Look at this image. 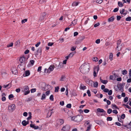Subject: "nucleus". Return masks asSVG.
<instances>
[{
	"label": "nucleus",
	"instance_id": "4d7b16f0",
	"mask_svg": "<svg viewBox=\"0 0 131 131\" xmlns=\"http://www.w3.org/2000/svg\"><path fill=\"white\" fill-rule=\"evenodd\" d=\"M64 102L63 101H61L60 102V104L62 106H63L64 105Z\"/></svg>",
	"mask_w": 131,
	"mask_h": 131
},
{
	"label": "nucleus",
	"instance_id": "a211bd4d",
	"mask_svg": "<svg viewBox=\"0 0 131 131\" xmlns=\"http://www.w3.org/2000/svg\"><path fill=\"white\" fill-rule=\"evenodd\" d=\"M85 38V37L84 36H81L78 37V39L81 42Z\"/></svg>",
	"mask_w": 131,
	"mask_h": 131
},
{
	"label": "nucleus",
	"instance_id": "4468645a",
	"mask_svg": "<svg viewBox=\"0 0 131 131\" xmlns=\"http://www.w3.org/2000/svg\"><path fill=\"white\" fill-rule=\"evenodd\" d=\"M9 108H9V109L11 110L12 111L14 110L15 108V105L14 104H12L11 105L10 107H9Z\"/></svg>",
	"mask_w": 131,
	"mask_h": 131
},
{
	"label": "nucleus",
	"instance_id": "37998d69",
	"mask_svg": "<svg viewBox=\"0 0 131 131\" xmlns=\"http://www.w3.org/2000/svg\"><path fill=\"white\" fill-rule=\"evenodd\" d=\"M46 97V95L45 94H43L42 95L41 99V100H43Z\"/></svg>",
	"mask_w": 131,
	"mask_h": 131
},
{
	"label": "nucleus",
	"instance_id": "20e7f679",
	"mask_svg": "<svg viewBox=\"0 0 131 131\" xmlns=\"http://www.w3.org/2000/svg\"><path fill=\"white\" fill-rule=\"evenodd\" d=\"M54 66L55 68L57 70H58L63 67V65L62 62H60L59 63V64L57 66L56 64H54Z\"/></svg>",
	"mask_w": 131,
	"mask_h": 131
},
{
	"label": "nucleus",
	"instance_id": "58836bf2",
	"mask_svg": "<svg viewBox=\"0 0 131 131\" xmlns=\"http://www.w3.org/2000/svg\"><path fill=\"white\" fill-rule=\"evenodd\" d=\"M55 91L54 92H58L59 90V88L58 86H57L55 88Z\"/></svg>",
	"mask_w": 131,
	"mask_h": 131
},
{
	"label": "nucleus",
	"instance_id": "1a4fd4ad",
	"mask_svg": "<svg viewBox=\"0 0 131 131\" xmlns=\"http://www.w3.org/2000/svg\"><path fill=\"white\" fill-rule=\"evenodd\" d=\"M57 123L59 125H61L64 123L63 120L62 119H58L57 121Z\"/></svg>",
	"mask_w": 131,
	"mask_h": 131
},
{
	"label": "nucleus",
	"instance_id": "c85d7f7f",
	"mask_svg": "<svg viewBox=\"0 0 131 131\" xmlns=\"http://www.w3.org/2000/svg\"><path fill=\"white\" fill-rule=\"evenodd\" d=\"M14 97V96L13 94H10L8 96V98L10 100H12L11 99Z\"/></svg>",
	"mask_w": 131,
	"mask_h": 131
},
{
	"label": "nucleus",
	"instance_id": "a19ab883",
	"mask_svg": "<svg viewBox=\"0 0 131 131\" xmlns=\"http://www.w3.org/2000/svg\"><path fill=\"white\" fill-rule=\"evenodd\" d=\"M75 52L74 51L73 52L69 54V57H72Z\"/></svg>",
	"mask_w": 131,
	"mask_h": 131
},
{
	"label": "nucleus",
	"instance_id": "f8f14e48",
	"mask_svg": "<svg viewBox=\"0 0 131 131\" xmlns=\"http://www.w3.org/2000/svg\"><path fill=\"white\" fill-rule=\"evenodd\" d=\"M25 57L24 56L20 58L19 61L21 63H23L24 62H25Z\"/></svg>",
	"mask_w": 131,
	"mask_h": 131
},
{
	"label": "nucleus",
	"instance_id": "5fc2aeb1",
	"mask_svg": "<svg viewBox=\"0 0 131 131\" xmlns=\"http://www.w3.org/2000/svg\"><path fill=\"white\" fill-rule=\"evenodd\" d=\"M117 19L118 21L120 20L121 18V17L120 16H116Z\"/></svg>",
	"mask_w": 131,
	"mask_h": 131
},
{
	"label": "nucleus",
	"instance_id": "13d9d810",
	"mask_svg": "<svg viewBox=\"0 0 131 131\" xmlns=\"http://www.w3.org/2000/svg\"><path fill=\"white\" fill-rule=\"evenodd\" d=\"M125 117V114H123L121 115V118L122 119H124Z\"/></svg>",
	"mask_w": 131,
	"mask_h": 131
},
{
	"label": "nucleus",
	"instance_id": "f03ea898",
	"mask_svg": "<svg viewBox=\"0 0 131 131\" xmlns=\"http://www.w3.org/2000/svg\"><path fill=\"white\" fill-rule=\"evenodd\" d=\"M71 119L77 122H79L82 120L83 117L81 115H77L75 116L72 117H71Z\"/></svg>",
	"mask_w": 131,
	"mask_h": 131
},
{
	"label": "nucleus",
	"instance_id": "bb28decb",
	"mask_svg": "<svg viewBox=\"0 0 131 131\" xmlns=\"http://www.w3.org/2000/svg\"><path fill=\"white\" fill-rule=\"evenodd\" d=\"M21 124L24 126H25L27 125L26 121L25 120L22 121L21 123Z\"/></svg>",
	"mask_w": 131,
	"mask_h": 131
},
{
	"label": "nucleus",
	"instance_id": "b1692460",
	"mask_svg": "<svg viewBox=\"0 0 131 131\" xmlns=\"http://www.w3.org/2000/svg\"><path fill=\"white\" fill-rule=\"evenodd\" d=\"M95 122L99 125H100L102 124L101 121H100L97 120L95 121Z\"/></svg>",
	"mask_w": 131,
	"mask_h": 131
},
{
	"label": "nucleus",
	"instance_id": "423d86ee",
	"mask_svg": "<svg viewBox=\"0 0 131 131\" xmlns=\"http://www.w3.org/2000/svg\"><path fill=\"white\" fill-rule=\"evenodd\" d=\"M46 13L44 12L42 13L40 16L39 20L40 21L43 20L46 18Z\"/></svg>",
	"mask_w": 131,
	"mask_h": 131
},
{
	"label": "nucleus",
	"instance_id": "7ed1b4c3",
	"mask_svg": "<svg viewBox=\"0 0 131 131\" xmlns=\"http://www.w3.org/2000/svg\"><path fill=\"white\" fill-rule=\"evenodd\" d=\"M54 68H55V67L54 64L53 65H51L48 69L46 68L45 69L44 72L45 73H49L51 71H52Z\"/></svg>",
	"mask_w": 131,
	"mask_h": 131
},
{
	"label": "nucleus",
	"instance_id": "de8ad7c7",
	"mask_svg": "<svg viewBox=\"0 0 131 131\" xmlns=\"http://www.w3.org/2000/svg\"><path fill=\"white\" fill-rule=\"evenodd\" d=\"M16 45H20V42L19 40H18L16 42Z\"/></svg>",
	"mask_w": 131,
	"mask_h": 131
},
{
	"label": "nucleus",
	"instance_id": "cd10ccee",
	"mask_svg": "<svg viewBox=\"0 0 131 131\" xmlns=\"http://www.w3.org/2000/svg\"><path fill=\"white\" fill-rule=\"evenodd\" d=\"M39 2L41 4H42L45 3L46 2V0H40Z\"/></svg>",
	"mask_w": 131,
	"mask_h": 131
},
{
	"label": "nucleus",
	"instance_id": "e2e57ef3",
	"mask_svg": "<svg viewBox=\"0 0 131 131\" xmlns=\"http://www.w3.org/2000/svg\"><path fill=\"white\" fill-rule=\"evenodd\" d=\"M100 25V24L98 22L97 23L95 24L94 25V27H96L98 26H99Z\"/></svg>",
	"mask_w": 131,
	"mask_h": 131
},
{
	"label": "nucleus",
	"instance_id": "473e14b6",
	"mask_svg": "<svg viewBox=\"0 0 131 131\" xmlns=\"http://www.w3.org/2000/svg\"><path fill=\"white\" fill-rule=\"evenodd\" d=\"M127 70H124L122 71V74L123 75H125L127 74Z\"/></svg>",
	"mask_w": 131,
	"mask_h": 131
},
{
	"label": "nucleus",
	"instance_id": "680f3d73",
	"mask_svg": "<svg viewBox=\"0 0 131 131\" xmlns=\"http://www.w3.org/2000/svg\"><path fill=\"white\" fill-rule=\"evenodd\" d=\"M54 43L53 42H49L48 43V45L50 46H51L53 45Z\"/></svg>",
	"mask_w": 131,
	"mask_h": 131
},
{
	"label": "nucleus",
	"instance_id": "e433bc0d",
	"mask_svg": "<svg viewBox=\"0 0 131 131\" xmlns=\"http://www.w3.org/2000/svg\"><path fill=\"white\" fill-rule=\"evenodd\" d=\"M112 110L111 109L109 108L107 110V113L108 114H110L112 112Z\"/></svg>",
	"mask_w": 131,
	"mask_h": 131
},
{
	"label": "nucleus",
	"instance_id": "c9c22d12",
	"mask_svg": "<svg viewBox=\"0 0 131 131\" xmlns=\"http://www.w3.org/2000/svg\"><path fill=\"white\" fill-rule=\"evenodd\" d=\"M126 20V21H130L131 20V17L129 16L126 18L125 19Z\"/></svg>",
	"mask_w": 131,
	"mask_h": 131
},
{
	"label": "nucleus",
	"instance_id": "052dcab7",
	"mask_svg": "<svg viewBox=\"0 0 131 131\" xmlns=\"http://www.w3.org/2000/svg\"><path fill=\"white\" fill-rule=\"evenodd\" d=\"M42 68V67L41 66H40L38 68V69H37V71L38 72H39V71H41V68Z\"/></svg>",
	"mask_w": 131,
	"mask_h": 131
},
{
	"label": "nucleus",
	"instance_id": "ea45409f",
	"mask_svg": "<svg viewBox=\"0 0 131 131\" xmlns=\"http://www.w3.org/2000/svg\"><path fill=\"white\" fill-rule=\"evenodd\" d=\"M87 93L89 96H91V92L89 90H88L87 91Z\"/></svg>",
	"mask_w": 131,
	"mask_h": 131
},
{
	"label": "nucleus",
	"instance_id": "7c9ffc66",
	"mask_svg": "<svg viewBox=\"0 0 131 131\" xmlns=\"http://www.w3.org/2000/svg\"><path fill=\"white\" fill-rule=\"evenodd\" d=\"M118 6L120 7H122L123 6L122 3L120 2H118Z\"/></svg>",
	"mask_w": 131,
	"mask_h": 131
},
{
	"label": "nucleus",
	"instance_id": "39448f33",
	"mask_svg": "<svg viewBox=\"0 0 131 131\" xmlns=\"http://www.w3.org/2000/svg\"><path fill=\"white\" fill-rule=\"evenodd\" d=\"M70 128V127L68 125H66L63 127L61 130L62 131H68Z\"/></svg>",
	"mask_w": 131,
	"mask_h": 131
},
{
	"label": "nucleus",
	"instance_id": "c756f323",
	"mask_svg": "<svg viewBox=\"0 0 131 131\" xmlns=\"http://www.w3.org/2000/svg\"><path fill=\"white\" fill-rule=\"evenodd\" d=\"M123 86V84H121L120 83L118 82L117 84V87L119 89L121 87H122Z\"/></svg>",
	"mask_w": 131,
	"mask_h": 131
},
{
	"label": "nucleus",
	"instance_id": "dca6fc26",
	"mask_svg": "<svg viewBox=\"0 0 131 131\" xmlns=\"http://www.w3.org/2000/svg\"><path fill=\"white\" fill-rule=\"evenodd\" d=\"M114 17L113 16L108 18V21L109 22H113L114 21Z\"/></svg>",
	"mask_w": 131,
	"mask_h": 131
},
{
	"label": "nucleus",
	"instance_id": "9b49d317",
	"mask_svg": "<svg viewBox=\"0 0 131 131\" xmlns=\"http://www.w3.org/2000/svg\"><path fill=\"white\" fill-rule=\"evenodd\" d=\"M42 53V48L40 47L39 48L37 49V52L36 53V55L38 54V53H40V54H41Z\"/></svg>",
	"mask_w": 131,
	"mask_h": 131
},
{
	"label": "nucleus",
	"instance_id": "09e8293b",
	"mask_svg": "<svg viewBox=\"0 0 131 131\" xmlns=\"http://www.w3.org/2000/svg\"><path fill=\"white\" fill-rule=\"evenodd\" d=\"M49 99L53 101L54 100L53 95H51L50 96Z\"/></svg>",
	"mask_w": 131,
	"mask_h": 131
},
{
	"label": "nucleus",
	"instance_id": "c03bdc74",
	"mask_svg": "<svg viewBox=\"0 0 131 131\" xmlns=\"http://www.w3.org/2000/svg\"><path fill=\"white\" fill-rule=\"evenodd\" d=\"M71 104L70 103L68 104L66 106V107L67 108H71Z\"/></svg>",
	"mask_w": 131,
	"mask_h": 131
},
{
	"label": "nucleus",
	"instance_id": "3c124183",
	"mask_svg": "<svg viewBox=\"0 0 131 131\" xmlns=\"http://www.w3.org/2000/svg\"><path fill=\"white\" fill-rule=\"evenodd\" d=\"M128 97H126L124 99V101L125 103H126L128 101Z\"/></svg>",
	"mask_w": 131,
	"mask_h": 131
},
{
	"label": "nucleus",
	"instance_id": "9d476101",
	"mask_svg": "<svg viewBox=\"0 0 131 131\" xmlns=\"http://www.w3.org/2000/svg\"><path fill=\"white\" fill-rule=\"evenodd\" d=\"M30 73L29 70H27L23 74V75L24 77L28 76L30 74Z\"/></svg>",
	"mask_w": 131,
	"mask_h": 131
},
{
	"label": "nucleus",
	"instance_id": "338daca9",
	"mask_svg": "<svg viewBox=\"0 0 131 131\" xmlns=\"http://www.w3.org/2000/svg\"><path fill=\"white\" fill-rule=\"evenodd\" d=\"M76 49V47H72L71 49V50L72 51H74Z\"/></svg>",
	"mask_w": 131,
	"mask_h": 131
},
{
	"label": "nucleus",
	"instance_id": "6e6d98bb",
	"mask_svg": "<svg viewBox=\"0 0 131 131\" xmlns=\"http://www.w3.org/2000/svg\"><path fill=\"white\" fill-rule=\"evenodd\" d=\"M31 92V93H34L36 91V89L33 88L31 89L30 90Z\"/></svg>",
	"mask_w": 131,
	"mask_h": 131
},
{
	"label": "nucleus",
	"instance_id": "49530a36",
	"mask_svg": "<svg viewBox=\"0 0 131 131\" xmlns=\"http://www.w3.org/2000/svg\"><path fill=\"white\" fill-rule=\"evenodd\" d=\"M112 93V90H110V91L109 90V91L108 92V94L109 95H111Z\"/></svg>",
	"mask_w": 131,
	"mask_h": 131
},
{
	"label": "nucleus",
	"instance_id": "393cba45",
	"mask_svg": "<svg viewBox=\"0 0 131 131\" xmlns=\"http://www.w3.org/2000/svg\"><path fill=\"white\" fill-rule=\"evenodd\" d=\"M50 86V85H49V84H48L47 86H45V87H44L43 88V90L44 91L47 90L48 89V88H47V86Z\"/></svg>",
	"mask_w": 131,
	"mask_h": 131
},
{
	"label": "nucleus",
	"instance_id": "774afa93",
	"mask_svg": "<svg viewBox=\"0 0 131 131\" xmlns=\"http://www.w3.org/2000/svg\"><path fill=\"white\" fill-rule=\"evenodd\" d=\"M129 78H131V69H130L129 70Z\"/></svg>",
	"mask_w": 131,
	"mask_h": 131
},
{
	"label": "nucleus",
	"instance_id": "8fccbe9b",
	"mask_svg": "<svg viewBox=\"0 0 131 131\" xmlns=\"http://www.w3.org/2000/svg\"><path fill=\"white\" fill-rule=\"evenodd\" d=\"M35 61L33 60H30V63L32 65H33L35 63Z\"/></svg>",
	"mask_w": 131,
	"mask_h": 131
},
{
	"label": "nucleus",
	"instance_id": "79ce46f5",
	"mask_svg": "<svg viewBox=\"0 0 131 131\" xmlns=\"http://www.w3.org/2000/svg\"><path fill=\"white\" fill-rule=\"evenodd\" d=\"M107 82L108 81L107 80H103L101 82L104 84H106L107 83Z\"/></svg>",
	"mask_w": 131,
	"mask_h": 131
},
{
	"label": "nucleus",
	"instance_id": "a18cd8bd",
	"mask_svg": "<svg viewBox=\"0 0 131 131\" xmlns=\"http://www.w3.org/2000/svg\"><path fill=\"white\" fill-rule=\"evenodd\" d=\"M13 45V42L11 43L10 44H8L7 45V47H12Z\"/></svg>",
	"mask_w": 131,
	"mask_h": 131
},
{
	"label": "nucleus",
	"instance_id": "412c9836",
	"mask_svg": "<svg viewBox=\"0 0 131 131\" xmlns=\"http://www.w3.org/2000/svg\"><path fill=\"white\" fill-rule=\"evenodd\" d=\"M94 71H97V72H98L99 70V66H97L95 67L94 68Z\"/></svg>",
	"mask_w": 131,
	"mask_h": 131
},
{
	"label": "nucleus",
	"instance_id": "864d4df0",
	"mask_svg": "<svg viewBox=\"0 0 131 131\" xmlns=\"http://www.w3.org/2000/svg\"><path fill=\"white\" fill-rule=\"evenodd\" d=\"M27 19H24L21 20V23L22 24L25 23V22L27 21Z\"/></svg>",
	"mask_w": 131,
	"mask_h": 131
},
{
	"label": "nucleus",
	"instance_id": "bf43d9fd",
	"mask_svg": "<svg viewBox=\"0 0 131 131\" xmlns=\"http://www.w3.org/2000/svg\"><path fill=\"white\" fill-rule=\"evenodd\" d=\"M113 113L115 114H117L118 113V112L116 110H114L113 111Z\"/></svg>",
	"mask_w": 131,
	"mask_h": 131
},
{
	"label": "nucleus",
	"instance_id": "4be33fe9",
	"mask_svg": "<svg viewBox=\"0 0 131 131\" xmlns=\"http://www.w3.org/2000/svg\"><path fill=\"white\" fill-rule=\"evenodd\" d=\"M79 3L78 2H74L72 4V6H77L79 4Z\"/></svg>",
	"mask_w": 131,
	"mask_h": 131
},
{
	"label": "nucleus",
	"instance_id": "f3484780",
	"mask_svg": "<svg viewBox=\"0 0 131 131\" xmlns=\"http://www.w3.org/2000/svg\"><path fill=\"white\" fill-rule=\"evenodd\" d=\"M121 39H119L118 40L117 42V46L116 47L117 48H118L119 46L120 45L121 43Z\"/></svg>",
	"mask_w": 131,
	"mask_h": 131
},
{
	"label": "nucleus",
	"instance_id": "72a5a7b5",
	"mask_svg": "<svg viewBox=\"0 0 131 131\" xmlns=\"http://www.w3.org/2000/svg\"><path fill=\"white\" fill-rule=\"evenodd\" d=\"M98 83L97 82L94 83V86L95 87L97 88L98 87Z\"/></svg>",
	"mask_w": 131,
	"mask_h": 131
},
{
	"label": "nucleus",
	"instance_id": "aec40b11",
	"mask_svg": "<svg viewBox=\"0 0 131 131\" xmlns=\"http://www.w3.org/2000/svg\"><path fill=\"white\" fill-rule=\"evenodd\" d=\"M112 106L113 109H116L117 110L119 109V108L115 104H112Z\"/></svg>",
	"mask_w": 131,
	"mask_h": 131
},
{
	"label": "nucleus",
	"instance_id": "2eb2a0df",
	"mask_svg": "<svg viewBox=\"0 0 131 131\" xmlns=\"http://www.w3.org/2000/svg\"><path fill=\"white\" fill-rule=\"evenodd\" d=\"M29 90V88L28 86H24V89L21 90L22 92H25L26 90Z\"/></svg>",
	"mask_w": 131,
	"mask_h": 131
},
{
	"label": "nucleus",
	"instance_id": "ddd939ff",
	"mask_svg": "<svg viewBox=\"0 0 131 131\" xmlns=\"http://www.w3.org/2000/svg\"><path fill=\"white\" fill-rule=\"evenodd\" d=\"M12 86V83H10L7 85H4L3 86V87L4 88H6L7 87H8V89L9 88H10Z\"/></svg>",
	"mask_w": 131,
	"mask_h": 131
},
{
	"label": "nucleus",
	"instance_id": "a878e982",
	"mask_svg": "<svg viewBox=\"0 0 131 131\" xmlns=\"http://www.w3.org/2000/svg\"><path fill=\"white\" fill-rule=\"evenodd\" d=\"M113 54L112 53H110V56H109V59L111 61L112 60H113Z\"/></svg>",
	"mask_w": 131,
	"mask_h": 131
},
{
	"label": "nucleus",
	"instance_id": "6e6552de",
	"mask_svg": "<svg viewBox=\"0 0 131 131\" xmlns=\"http://www.w3.org/2000/svg\"><path fill=\"white\" fill-rule=\"evenodd\" d=\"M12 72L13 74H17L18 71L16 67H13L11 68Z\"/></svg>",
	"mask_w": 131,
	"mask_h": 131
},
{
	"label": "nucleus",
	"instance_id": "f257e3e1",
	"mask_svg": "<svg viewBox=\"0 0 131 131\" xmlns=\"http://www.w3.org/2000/svg\"><path fill=\"white\" fill-rule=\"evenodd\" d=\"M90 66L89 64L86 63H83L80 67L79 69L80 72L83 74L88 73L90 70Z\"/></svg>",
	"mask_w": 131,
	"mask_h": 131
},
{
	"label": "nucleus",
	"instance_id": "603ef678",
	"mask_svg": "<svg viewBox=\"0 0 131 131\" xmlns=\"http://www.w3.org/2000/svg\"><path fill=\"white\" fill-rule=\"evenodd\" d=\"M103 0H96V2L97 3L101 4L103 2Z\"/></svg>",
	"mask_w": 131,
	"mask_h": 131
},
{
	"label": "nucleus",
	"instance_id": "69168bd1",
	"mask_svg": "<svg viewBox=\"0 0 131 131\" xmlns=\"http://www.w3.org/2000/svg\"><path fill=\"white\" fill-rule=\"evenodd\" d=\"M100 39H97L96 40V41H95V42L96 43L98 44H99V43H100Z\"/></svg>",
	"mask_w": 131,
	"mask_h": 131
},
{
	"label": "nucleus",
	"instance_id": "4c0bfd02",
	"mask_svg": "<svg viewBox=\"0 0 131 131\" xmlns=\"http://www.w3.org/2000/svg\"><path fill=\"white\" fill-rule=\"evenodd\" d=\"M107 120L108 121H111L112 120V118L111 117H107Z\"/></svg>",
	"mask_w": 131,
	"mask_h": 131
},
{
	"label": "nucleus",
	"instance_id": "f704fd0d",
	"mask_svg": "<svg viewBox=\"0 0 131 131\" xmlns=\"http://www.w3.org/2000/svg\"><path fill=\"white\" fill-rule=\"evenodd\" d=\"M120 13L121 14H123V15H124V16H123V15H122V17H124L127 14L126 13H124V12L122 10V11H120Z\"/></svg>",
	"mask_w": 131,
	"mask_h": 131
},
{
	"label": "nucleus",
	"instance_id": "2f4dec72",
	"mask_svg": "<svg viewBox=\"0 0 131 131\" xmlns=\"http://www.w3.org/2000/svg\"><path fill=\"white\" fill-rule=\"evenodd\" d=\"M24 92V94L25 95H26L30 93V91L29 90H27L25 92Z\"/></svg>",
	"mask_w": 131,
	"mask_h": 131
},
{
	"label": "nucleus",
	"instance_id": "0eeeda50",
	"mask_svg": "<svg viewBox=\"0 0 131 131\" xmlns=\"http://www.w3.org/2000/svg\"><path fill=\"white\" fill-rule=\"evenodd\" d=\"M97 112L96 113V114L97 115L99 116V113H104L105 114L106 113V112L102 108H98L97 109Z\"/></svg>",
	"mask_w": 131,
	"mask_h": 131
},
{
	"label": "nucleus",
	"instance_id": "0e129e2a",
	"mask_svg": "<svg viewBox=\"0 0 131 131\" xmlns=\"http://www.w3.org/2000/svg\"><path fill=\"white\" fill-rule=\"evenodd\" d=\"M109 91V90L107 88H105L104 90H103V91L105 92H108Z\"/></svg>",
	"mask_w": 131,
	"mask_h": 131
},
{
	"label": "nucleus",
	"instance_id": "5701e85b",
	"mask_svg": "<svg viewBox=\"0 0 131 131\" xmlns=\"http://www.w3.org/2000/svg\"><path fill=\"white\" fill-rule=\"evenodd\" d=\"M53 110V109H50L49 110V112L48 113L47 115V117H50V116H49V115L50 114L51 112Z\"/></svg>",
	"mask_w": 131,
	"mask_h": 131
},
{
	"label": "nucleus",
	"instance_id": "6ab92c4d",
	"mask_svg": "<svg viewBox=\"0 0 131 131\" xmlns=\"http://www.w3.org/2000/svg\"><path fill=\"white\" fill-rule=\"evenodd\" d=\"M80 89L84 90L86 89V87L85 85H84L83 84H82L80 86Z\"/></svg>",
	"mask_w": 131,
	"mask_h": 131
}]
</instances>
